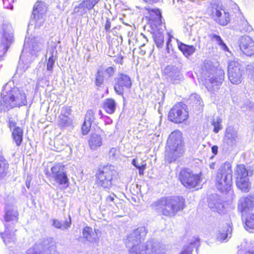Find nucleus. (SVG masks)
<instances>
[{"label": "nucleus", "mask_w": 254, "mask_h": 254, "mask_svg": "<svg viewBox=\"0 0 254 254\" xmlns=\"http://www.w3.org/2000/svg\"><path fill=\"white\" fill-rule=\"evenodd\" d=\"M25 49L29 50L34 54L41 52L45 48V41L39 37H30L26 38L24 44Z\"/></svg>", "instance_id": "2eb2a0df"}, {"label": "nucleus", "mask_w": 254, "mask_h": 254, "mask_svg": "<svg viewBox=\"0 0 254 254\" xmlns=\"http://www.w3.org/2000/svg\"><path fill=\"white\" fill-rule=\"evenodd\" d=\"M242 24H243V25L244 26V28H243V30L244 31H249L251 29V27L248 24V23L247 21H244Z\"/></svg>", "instance_id": "864d4df0"}, {"label": "nucleus", "mask_w": 254, "mask_h": 254, "mask_svg": "<svg viewBox=\"0 0 254 254\" xmlns=\"http://www.w3.org/2000/svg\"><path fill=\"white\" fill-rule=\"evenodd\" d=\"M131 84L132 83L129 76L121 74L116 78L114 89L117 94L123 95L125 89H129Z\"/></svg>", "instance_id": "dca6fc26"}, {"label": "nucleus", "mask_w": 254, "mask_h": 254, "mask_svg": "<svg viewBox=\"0 0 254 254\" xmlns=\"http://www.w3.org/2000/svg\"><path fill=\"white\" fill-rule=\"evenodd\" d=\"M185 106L181 102L174 105L169 112V120L175 123H181L186 121L189 115Z\"/></svg>", "instance_id": "9b49d317"}, {"label": "nucleus", "mask_w": 254, "mask_h": 254, "mask_svg": "<svg viewBox=\"0 0 254 254\" xmlns=\"http://www.w3.org/2000/svg\"><path fill=\"white\" fill-rule=\"evenodd\" d=\"M49 254H59L56 251V248L54 246H52L51 247Z\"/></svg>", "instance_id": "bf43d9fd"}, {"label": "nucleus", "mask_w": 254, "mask_h": 254, "mask_svg": "<svg viewBox=\"0 0 254 254\" xmlns=\"http://www.w3.org/2000/svg\"><path fill=\"white\" fill-rule=\"evenodd\" d=\"M147 230L145 227H139L130 233L126 240L127 246L130 248V254H163L165 253V246L153 241H147L146 244L140 245L144 240Z\"/></svg>", "instance_id": "f257e3e1"}, {"label": "nucleus", "mask_w": 254, "mask_h": 254, "mask_svg": "<svg viewBox=\"0 0 254 254\" xmlns=\"http://www.w3.org/2000/svg\"><path fill=\"white\" fill-rule=\"evenodd\" d=\"M0 104L6 109L20 107L26 105L25 93L16 87L5 88L1 93Z\"/></svg>", "instance_id": "39448f33"}, {"label": "nucleus", "mask_w": 254, "mask_h": 254, "mask_svg": "<svg viewBox=\"0 0 254 254\" xmlns=\"http://www.w3.org/2000/svg\"><path fill=\"white\" fill-rule=\"evenodd\" d=\"M8 168V164L6 160L0 156V178L4 176Z\"/></svg>", "instance_id": "c9c22d12"}, {"label": "nucleus", "mask_w": 254, "mask_h": 254, "mask_svg": "<svg viewBox=\"0 0 254 254\" xmlns=\"http://www.w3.org/2000/svg\"><path fill=\"white\" fill-rule=\"evenodd\" d=\"M239 140L238 131L232 127H227L223 138L224 147L228 150H232L236 146Z\"/></svg>", "instance_id": "f8f14e48"}, {"label": "nucleus", "mask_w": 254, "mask_h": 254, "mask_svg": "<svg viewBox=\"0 0 254 254\" xmlns=\"http://www.w3.org/2000/svg\"><path fill=\"white\" fill-rule=\"evenodd\" d=\"M113 20V19L112 20L110 18H107L106 22L104 24L105 30L106 32H109L111 31V21Z\"/></svg>", "instance_id": "8fccbe9b"}, {"label": "nucleus", "mask_w": 254, "mask_h": 254, "mask_svg": "<svg viewBox=\"0 0 254 254\" xmlns=\"http://www.w3.org/2000/svg\"><path fill=\"white\" fill-rule=\"evenodd\" d=\"M202 73L205 78V86L210 92L218 89L224 79V71L212 65L211 61L204 63Z\"/></svg>", "instance_id": "7ed1b4c3"}, {"label": "nucleus", "mask_w": 254, "mask_h": 254, "mask_svg": "<svg viewBox=\"0 0 254 254\" xmlns=\"http://www.w3.org/2000/svg\"><path fill=\"white\" fill-rule=\"evenodd\" d=\"M123 59V57L119 56L114 59V62L116 63L122 64Z\"/></svg>", "instance_id": "4d7b16f0"}, {"label": "nucleus", "mask_w": 254, "mask_h": 254, "mask_svg": "<svg viewBox=\"0 0 254 254\" xmlns=\"http://www.w3.org/2000/svg\"><path fill=\"white\" fill-rule=\"evenodd\" d=\"M217 189L222 192L231 190L232 184V170L229 163H224L218 170L215 177Z\"/></svg>", "instance_id": "423d86ee"}, {"label": "nucleus", "mask_w": 254, "mask_h": 254, "mask_svg": "<svg viewBox=\"0 0 254 254\" xmlns=\"http://www.w3.org/2000/svg\"><path fill=\"white\" fill-rule=\"evenodd\" d=\"M82 237L85 241L90 243L94 244L97 241L95 232L89 227H85L83 229Z\"/></svg>", "instance_id": "5701e85b"}, {"label": "nucleus", "mask_w": 254, "mask_h": 254, "mask_svg": "<svg viewBox=\"0 0 254 254\" xmlns=\"http://www.w3.org/2000/svg\"><path fill=\"white\" fill-rule=\"evenodd\" d=\"M68 219V221H65L63 224L57 219H53L52 225L58 229H61L62 230L66 229L70 227L71 218L70 216H69Z\"/></svg>", "instance_id": "c756f323"}, {"label": "nucleus", "mask_w": 254, "mask_h": 254, "mask_svg": "<svg viewBox=\"0 0 254 254\" xmlns=\"http://www.w3.org/2000/svg\"><path fill=\"white\" fill-rule=\"evenodd\" d=\"M116 103L114 99L107 98L104 101L102 107L107 113L112 114L116 111Z\"/></svg>", "instance_id": "393cba45"}, {"label": "nucleus", "mask_w": 254, "mask_h": 254, "mask_svg": "<svg viewBox=\"0 0 254 254\" xmlns=\"http://www.w3.org/2000/svg\"><path fill=\"white\" fill-rule=\"evenodd\" d=\"M55 48H52L51 50L52 51L51 52V56L49 57L47 62V69L49 71H52L53 70V65L57 59V51H55Z\"/></svg>", "instance_id": "473e14b6"}, {"label": "nucleus", "mask_w": 254, "mask_h": 254, "mask_svg": "<svg viewBox=\"0 0 254 254\" xmlns=\"http://www.w3.org/2000/svg\"><path fill=\"white\" fill-rule=\"evenodd\" d=\"M29 64H24L22 62L20 61L18 65V69L21 70V71H25L29 68Z\"/></svg>", "instance_id": "3c124183"}, {"label": "nucleus", "mask_w": 254, "mask_h": 254, "mask_svg": "<svg viewBox=\"0 0 254 254\" xmlns=\"http://www.w3.org/2000/svg\"><path fill=\"white\" fill-rule=\"evenodd\" d=\"M51 178L62 188L66 189L69 186V181L64 171V167L60 164L55 165L51 168Z\"/></svg>", "instance_id": "1a4fd4ad"}, {"label": "nucleus", "mask_w": 254, "mask_h": 254, "mask_svg": "<svg viewBox=\"0 0 254 254\" xmlns=\"http://www.w3.org/2000/svg\"><path fill=\"white\" fill-rule=\"evenodd\" d=\"M116 171L113 166L103 167L96 174V183L104 189H110L113 186Z\"/></svg>", "instance_id": "0eeeda50"}, {"label": "nucleus", "mask_w": 254, "mask_h": 254, "mask_svg": "<svg viewBox=\"0 0 254 254\" xmlns=\"http://www.w3.org/2000/svg\"><path fill=\"white\" fill-rule=\"evenodd\" d=\"M244 69L241 61L235 59L229 61L228 64V75L230 82L233 84H239L243 80Z\"/></svg>", "instance_id": "6e6552de"}, {"label": "nucleus", "mask_w": 254, "mask_h": 254, "mask_svg": "<svg viewBox=\"0 0 254 254\" xmlns=\"http://www.w3.org/2000/svg\"><path fill=\"white\" fill-rule=\"evenodd\" d=\"M222 120L220 118H216L213 120L212 125L214 126L213 131L215 133H218L222 128Z\"/></svg>", "instance_id": "ea45409f"}, {"label": "nucleus", "mask_w": 254, "mask_h": 254, "mask_svg": "<svg viewBox=\"0 0 254 254\" xmlns=\"http://www.w3.org/2000/svg\"><path fill=\"white\" fill-rule=\"evenodd\" d=\"M151 12L154 13L156 16L157 18H160L161 17V12L159 9H152Z\"/></svg>", "instance_id": "13d9d810"}, {"label": "nucleus", "mask_w": 254, "mask_h": 254, "mask_svg": "<svg viewBox=\"0 0 254 254\" xmlns=\"http://www.w3.org/2000/svg\"><path fill=\"white\" fill-rule=\"evenodd\" d=\"M115 194H113L112 195H109L108 196H107L106 198V201L107 203H109L110 202H113L115 198H114V196H115Z\"/></svg>", "instance_id": "6e6d98bb"}, {"label": "nucleus", "mask_w": 254, "mask_h": 254, "mask_svg": "<svg viewBox=\"0 0 254 254\" xmlns=\"http://www.w3.org/2000/svg\"><path fill=\"white\" fill-rule=\"evenodd\" d=\"M211 151L214 154H216L218 152V147L216 145H214L211 147Z\"/></svg>", "instance_id": "680f3d73"}, {"label": "nucleus", "mask_w": 254, "mask_h": 254, "mask_svg": "<svg viewBox=\"0 0 254 254\" xmlns=\"http://www.w3.org/2000/svg\"><path fill=\"white\" fill-rule=\"evenodd\" d=\"M212 39L215 41L217 44L220 46L221 48L225 51H229V49L226 44L223 42L221 37L215 34L210 35Z\"/></svg>", "instance_id": "4c0bfd02"}, {"label": "nucleus", "mask_w": 254, "mask_h": 254, "mask_svg": "<svg viewBox=\"0 0 254 254\" xmlns=\"http://www.w3.org/2000/svg\"><path fill=\"white\" fill-rule=\"evenodd\" d=\"M100 0H83L82 2L88 10L92 9Z\"/></svg>", "instance_id": "a19ab883"}, {"label": "nucleus", "mask_w": 254, "mask_h": 254, "mask_svg": "<svg viewBox=\"0 0 254 254\" xmlns=\"http://www.w3.org/2000/svg\"><path fill=\"white\" fill-rule=\"evenodd\" d=\"M92 123L84 121L82 127V130L83 134H86L89 131Z\"/></svg>", "instance_id": "a18cd8bd"}, {"label": "nucleus", "mask_w": 254, "mask_h": 254, "mask_svg": "<svg viewBox=\"0 0 254 254\" xmlns=\"http://www.w3.org/2000/svg\"><path fill=\"white\" fill-rule=\"evenodd\" d=\"M47 7L44 2L38 1L34 6L32 15L35 27L40 28L42 26L46 19Z\"/></svg>", "instance_id": "ddd939ff"}, {"label": "nucleus", "mask_w": 254, "mask_h": 254, "mask_svg": "<svg viewBox=\"0 0 254 254\" xmlns=\"http://www.w3.org/2000/svg\"><path fill=\"white\" fill-rule=\"evenodd\" d=\"M251 79L254 81V67L251 75Z\"/></svg>", "instance_id": "774afa93"}, {"label": "nucleus", "mask_w": 254, "mask_h": 254, "mask_svg": "<svg viewBox=\"0 0 254 254\" xmlns=\"http://www.w3.org/2000/svg\"><path fill=\"white\" fill-rule=\"evenodd\" d=\"M18 212L12 206L6 205L5 208V220L7 222H12V224L18 221Z\"/></svg>", "instance_id": "412c9836"}, {"label": "nucleus", "mask_w": 254, "mask_h": 254, "mask_svg": "<svg viewBox=\"0 0 254 254\" xmlns=\"http://www.w3.org/2000/svg\"><path fill=\"white\" fill-rule=\"evenodd\" d=\"M245 254H254V246L252 249L247 250Z\"/></svg>", "instance_id": "e2e57ef3"}, {"label": "nucleus", "mask_w": 254, "mask_h": 254, "mask_svg": "<svg viewBox=\"0 0 254 254\" xmlns=\"http://www.w3.org/2000/svg\"><path fill=\"white\" fill-rule=\"evenodd\" d=\"M27 254H39V252L36 248H32L27 251Z\"/></svg>", "instance_id": "5fc2aeb1"}, {"label": "nucleus", "mask_w": 254, "mask_h": 254, "mask_svg": "<svg viewBox=\"0 0 254 254\" xmlns=\"http://www.w3.org/2000/svg\"><path fill=\"white\" fill-rule=\"evenodd\" d=\"M101 70H102L103 74L107 78L113 76L115 71V68L112 66L108 67L105 69H102Z\"/></svg>", "instance_id": "79ce46f5"}, {"label": "nucleus", "mask_w": 254, "mask_h": 254, "mask_svg": "<svg viewBox=\"0 0 254 254\" xmlns=\"http://www.w3.org/2000/svg\"><path fill=\"white\" fill-rule=\"evenodd\" d=\"M88 11L89 10L82 2L78 5L75 6L73 10L74 13H77L81 16L87 15Z\"/></svg>", "instance_id": "72a5a7b5"}, {"label": "nucleus", "mask_w": 254, "mask_h": 254, "mask_svg": "<svg viewBox=\"0 0 254 254\" xmlns=\"http://www.w3.org/2000/svg\"><path fill=\"white\" fill-rule=\"evenodd\" d=\"M254 207V198L252 196L241 197L238 201V209L242 216L247 215L252 211Z\"/></svg>", "instance_id": "a211bd4d"}, {"label": "nucleus", "mask_w": 254, "mask_h": 254, "mask_svg": "<svg viewBox=\"0 0 254 254\" xmlns=\"http://www.w3.org/2000/svg\"><path fill=\"white\" fill-rule=\"evenodd\" d=\"M5 227V230L4 233H0L4 243L6 245L14 243L16 239L13 228H11L8 224H6Z\"/></svg>", "instance_id": "4be33fe9"}, {"label": "nucleus", "mask_w": 254, "mask_h": 254, "mask_svg": "<svg viewBox=\"0 0 254 254\" xmlns=\"http://www.w3.org/2000/svg\"><path fill=\"white\" fill-rule=\"evenodd\" d=\"M136 161L135 159H133L132 161V164L136 168H139L140 166L136 164Z\"/></svg>", "instance_id": "338daca9"}, {"label": "nucleus", "mask_w": 254, "mask_h": 254, "mask_svg": "<svg viewBox=\"0 0 254 254\" xmlns=\"http://www.w3.org/2000/svg\"><path fill=\"white\" fill-rule=\"evenodd\" d=\"M241 51L247 56L254 55V41L249 36H243L239 40Z\"/></svg>", "instance_id": "f3484780"}, {"label": "nucleus", "mask_w": 254, "mask_h": 254, "mask_svg": "<svg viewBox=\"0 0 254 254\" xmlns=\"http://www.w3.org/2000/svg\"><path fill=\"white\" fill-rule=\"evenodd\" d=\"M109 156L110 159H115L118 156V151L116 148H112L109 152Z\"/></svg>", "instance_id": "49530a36"}, {"label": "nucleus", "mask_w": 254, "mask_h": 254, "mask_svg": "<svg viewBox=\"0 0 254 254\" xmlns=\"http://www.w3.org/2000/svg\"><path fill=\"white\" fill-rule=\"evenodd\" d=\"M16 123L15 121L12 119H9L8 120V126L11 130H13L14 128L19 127H16Z\"/></svg>", "instance_id": "603ef678"}, {"label": "nucleus", "mask_w": 254, "mask_h": 254, "mask_svg": "<svg viewBox=\"0 0 254 254\" xmlns=\"http://www.w3.org/2000/svg\"><path fill=\"white\" fill-rule=\"evenodd\" d=\"M89 145L91 149L96 150L102 144V138L97 134H92L89 140Z\"/></svg>", "instance_id": "a878e982"}, {"label": "nucleus", "mask_w": 254, "mask_h": 254, "mask_svg": "<svg viewBox=\"0 0 254 254\" xmlns=\"http://www.w3.org/2000/svg\"><path fill=\"white\" fill-rule=\"evenodd\" d=\"M185 200L179 196L162 197L152 204V208L162 215L171 217L174 216L184 207Z\"/></svg>", "instance_id": "f03ea898"}, {"label": "nucleus", "mask_w": 254, "mask_h": 254, "mask_svg": "<svg viewBox=\"0 0 254 254\" xmlns=\"http://www.w3.org/2000/svg\"><path fill=\"white\" fill-rule=\"evenodd\" d=\"M3 38L5 39L6 43L5 44L2 43L0 45V48L2 49L3 53L1 54H0V62L3 60L2 58V56L4 55V54L6 52L10 45V43L12 41L13 35L12 33H7L4 31Z\"/></svg>", "instance_id": "b1692460"}, {"label": "nucleus", "mask_w": 254, "mask_h": 254, "mask_svg": "<svg viewBox=\"0 0 254 254\" xmlns=\"http://www.w3.org/2000/svg\"><path fill=\"white\" fill-rule=\"evenodd\" d=\"M142 0L145 3L150 4L153 2H156L157 0Z\"/></svg>", "instance_id": "69168bd1"}, {"label": "nucleus", "mask_w": 254, "mask_h": 254, "mask_svg": "<svg viewBox=\"0 0 254 254\" xmlns=\"http://www.w3.org/2000/svg\"><path fill=\"white\" fill-rule=\"evenodd\" d=\"M232 231L231 227L219 231L217 235V239L221 241L226 240L228 237H231Z\"/></svg>", "instance_id": "2f4dec72"}, {"label": "nucleus", "mask_w": 254, "mask_h": 254, "mask_svg": "<svg viewBox=\"0 0 254 254\" xmlns=\"http://www.w3.org/2000/svg\"><path fill=\"white\" fill-rule=\"evenodd\" d=\"M95 112L92 110H89L87 111L85 118V120L92 123L95 120Z\"/></svg>", "instance_id": "c03bdc74"}, {"label": "nucleus", "mask_w": 254, "mask_h": 254, "mask_svg": "<svg viewBox=\"0 0 254 254\" xmlns=\"http://www.w3.org/2000/svg\"><path fill=\"white\" fill-rule=\"evenodd\" d=\"M185 152L182 132L176 130L169 135L166 147L165 160L169 163L175 161Z\"/></svg>", "instance_id": "20e7f679"}, {"label": "nucleus", "mask_w": 254, "mask_h": 254, "mask_svg": "<svg viewBox=\"0 0 254 254\" xmlns=\"http://www.w3.org/2000/svg\"><path fill=\"white\" fill-rule=\"evenodd\" d=\"M213 13L216 21L220 25H226L229 22V14L224 9L221 7H217Z\"/></svg>", "instance_id": "aec40b11"}, {"label": "nucleus", "mask_w": 254, "mask_h": 254, "mask_svg": "<svg viewBox=\"0 0 254 254\" xmlns=\"http://www.w3.org/2000/svg\"><path fill=\"white\" fill-rule=\"evenodd\" d=\"M58 123L61 127H65L70 126L72 124V121L69 117L59 116Z\"/></svg>", "instance_id": "e433bc0d"}, {"label": "nucleus", "mask_w": 254, "mask_h": 254, "mask_svg": "<svg viewBox=\"0 0 254 254\" xmlns=\"http://www.w3.org/2000/svg\"><path fill=\"white\" fill-rule=\"evenodd\" d=\"M153 37L157 47L162 48L164 45V35L162 33L157 31L153 33Z\"/></svg>", "instance_id": "7c9ffc66"}, {"label": "nucleus", "mask_w": 254, "mask_h": 254, "mask_svg": "<svg viewBox=\"0 0 254 254\" xmlns=\"http://www.w3.org/2000/svg\"><path fill=\"white\" fill-rule=\"evenodd\" d=\"M107 78L103 74L102 70L99 69L96 74L95 84L97 86H100L104 81V79Z\"/></svg>", "instance_id": "58836bf2"}, {"label": "nucleus", "mask_w": 254, "mask_h": 254, "mask_svg": "<svg viewBox=\"0 0 254 254\" xmlns=\"http://www.w3.org/2000/svg\"><path fill=\"white\" fill-rule=\"evenodd\" d=\"M245 229L250 232L254 229V213L248 216L245 221Z\"/></svg>", "instance_id": "f704fd0d"}, {"label": "nucleus", "mask_w": 254, "mask_h": 254, "mask_svg": "<svg viewBox=\"0 0 254 254\" xmlns=\"http://www.w3.org/2000/svg\"><path fill=\"white\" fill-rule=\"evenodd\" d=\"M3 6L4 8L12 9L13 5L12 3L13 2V0H2Z\"/></svg>", "instance_id": "09e8293b"}, {"label": "nucleus", "mask_w": 254, "mask_h": 254, "mask_svg": "<svg viewBox=\"0 0 254 254\" xmlns=\"http://www.w3.org/2000/svg\"><path fill=\"white\" fill-rule=\"evenodd\" d=\"M198 240L195 239L189 244V245H185L180 254H191L194 248L199 245Z\"/></svg>", "instance_id": "c85d7f7f"}, {"label": "nucleus", "mask_w": 254, "mask_h": 254, "mask_svg": "<svg viewBox=\"0 0 254 254\" xmlns=\"http://www.w3.org/2000/svg\"><path fill=\"white\" fill-rule=\"evenodd\" d=\"M163 73L167 76L173 83H179L183 79V75L180 70L172 65H168L164 68Z\"/></svg>", "instance_id": "6ab92c4d"}, {"label": "nucleus", "mask_w": 254, "mask_h": 254, "mask_svg": "<svg viewBox=\"0 0 254 254\" xmlns=\"http://www.w3.org/2000/svg\"><path fill=\"white\" fill-rule=\"evenodd\" d=\"M178 47L186 57L191 55L196 50L193 46L187 45L182 43L178 45Z\"/></svg>", "instance_id": "cd10ccee"}, {"label": "nucleus", "mask_w": 254, "mask_h": 254, "mask_svg": "<svg viewBox=\"0 0 254 254\" xmlns=\"http://www.w3.org/2000/svg\"><path fill=\"white\" fill-rule=\"evenodd\" d=\"M172 36H169V38L167 42V44H166V49H167V52L168 53H169V44H170V42L171 41V38Z\"/></svg>", "instance_id": "0e129e2a"}, {"label": "nucleus", "mask_w": 254, "mask_h": 254, "mask_svg": "<svg viewBox=\"0 0 254 254\" xmlns=\"http://www.w3.org/2000/svg\"><path fill=\"white\" fill-rule=\"evenodd\" d=\"M145 166L144 165L140 166L139 168H137V169H139V175H143V171L145 169Z\"/></svg>", "instance_id": "052dcab7"}, {"label": "nucleus", "mask_w": 254, "mask_h": 254, "mask_svg": "<svg viewBox=\"0 0 254 254\" xmlns=\"http://www.w3.org/2000/svg\"><path fill=\"white\" fill-rule=\"evenodd\" d=\"M23 129L20 127L14 128L12 131V137L17 146H19L23 140Z\"/></svg>", "instance_id": "bb28decb"}, {"label": "nucleus", "mask_w": 254, "mask_h": 254, "mask_svg": "<svg viewBox=\"0 0 254 254\" xmlns=\"http://www.w3.org/2000/svg\"><path fill=\"white\" fill-rule=\"evenodd\" d=\"M236 185L243 192H248L250 189L248 172L244 165L237 166L235 173Z\"/></svg>", "instance_id": "9d476101"}, {"label": "nucleus", "mask_w": 254, "mask_h": 254, "mask_svg": "<svg viewBox=\"0 0 254 254\" xmlns=\"http://www.w3.org/2000/svg\"><path fill=\"white\" fill-rule=\"evenodd\" d=\"M180 180L185 187L193 188L201 182V174L194 175L184 170L180 173Z\"/></svg>", "instance_id": "4468645a"}, {"label": "nucleus", "mask_w": 254, "mask_h": 254, "mask_svg": "<svg viewBox=\"0 0 254 254\" xmlns=\"http://www.w3.org/2000/svg\"><path fill=\"white\" fill-rule=\"evenodd\" d=\"M70 111L71 110L69 107L64 106L62 108L61 112L59 116L69 117V116L70 114Z\"/></svg>", "instance_id": "de8ad7c7"}, {"label": "nucleus", "mask_w": 254, "mask_h": 254, "mask_svg": "<svg viewBox=\"0 0 254 254\" xmlns=\"http://www.w3.org/2000/svg\"><path fill=\"white\" fill-rule=\"evenodd\" d=\"M190 100L192 103L200 107H202L203 105L200 97L196 94H191L190 97Z\"/></svg>", "instance_id": "37998d69"}]
</instances>
